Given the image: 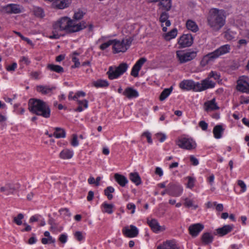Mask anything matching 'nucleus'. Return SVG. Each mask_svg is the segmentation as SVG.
<instances>
[{
  "mask_svg": "<svg viewBox=\"0 0 249 249\" xmlns=\"http://www.w3.org/2000/svg\"><path fill=\"white\" fill-rule=\"evenodd\" d=\"M28 109L32 113L48 118L51 116V109L43 100L31 98L28 101Z\"/></svg>",
  "mask_w": 249,
  "mask_h": 249,
  "instance_id": "3",
  "label": "nucleus"
},
{
  "mask_svg": "<svg viewBox=\"0 0 249 249\" xmlns=\"http://www.w3.org/2000/svg\"><path fill=\"white\" fill-rule=\"evenodd\" d=\"M53 29L55 30L65 31L66 33H71L78 32L86 28L85 22H80L76 24L75 20L64 17L60 19L53 25Z\"/></svg>",
  "mask_w": 249,
  "mask_h": 249,
  "instance_id": "1",
  "label": "nucleus"
},
{
  "mask_svg": "<svg viewBox=\"0 0 249 249\" xmlns=\"http://www.w3.org/2000/svg\"><path fill=\"white\" fill-rule=\"evenodd\" d=\"M209 76L210 78H213L214 80H218L220 78V75L216 72V71H212L209 75Z\"/></svg>",
  "mask_w": 249,
  "mask_h": 249,
  "instance_id": "54",
  "label": "nucleus"
},
{
  "mask_svg": "<svg viewBox=\"0 0 249 249\" xmlns=\"http://www.w3.org/2000/svg\"><path fill=\"white\" fill-rule=\"evenodd\" d=\"M139 96L138 92L132 88L125 89V96L129 99L136 98Z\"/></svg>",
  "mask_w": 249,
  "mask_h": 249,
  "instance_id": "27",
  "label": "nucleus"
},
{
  "mask_svg": "<svg viewBox=\"0 0 249 249\" xmlns=\"http://www.w3.org/2000/svg\"><path fill=\"white\" fill-rule=\"evenodd\" d=\"M146 61V59L144 57L141 58L135 64L137 67L141 69L143 64Z\"/></svg>",
  "mask_w": 249,
  "mask_h": 249,
  "instance_id": "48",
  "label": "nucleus"
},
{
  "mask_svg": "<svg viewBox=\"0 0 249 249\" xmlns=\"http://www.w3.org/2000/svg\"><path fill=\"white\" fill-rule=\"evenodd\" d=\"M178 31L177 29L174 28L170 32L166 34L164 36V38L166 40L169 41L172 38H175L177 35Z\"/></svg>",
  "mask_w": 249,
  "mask_h": 249,
  "instance_id": "36",
  "label": "nucleus"
},
{
  "mask_svg": "<svg viewBox=\"0 0 249 249\" xmlns=\"http://www.w3.org/2000/svg\"><path fill=\"white\" fill-rule=\"evenodd\" d=\"M115 41L112 44L113 45V50L114 53H118L121 52H124L122 49L123 48V43L124 41V39L123 38L122 40L121 43L119 40L114 39Z\"/></svg>",
  "mask_w": 249,
  "mask_h": 249,
  "instance_id": "24",
  "label": "nucleus"
},
{
  "mask_svg": "<svg viewBox=\"0 0 249 249\" xmlns=\"http://www.w3.org/2000/svg\"><path fill=\"white\" fill-rule=\"evenodd\" d=\"M204 106L205 107V110L207 111L217 110L219 108V107L215 103V99L214 98L204 103Z\"/></svg>",
  "mask_w": 249,
  "mask_h": 249,
  "instance_id": "21",
  "label": "nucleus"
},
{
  "mask_svg": "<svg viewBox=\"0 0 249 249\" xmlns=\"http://www.w3.org/2000/svg\"><path fill=\"white\" fill-rule=\"evenodd\" d=\"M179 87L183 89L191 90L192 89H196L197 90L196 84H195L192 80H183L180 83Z\"/></svg>",
  "mask_w": 249,
  "mask_h": 249,
  "instance_id": "17",
  "label": "nucleus"
},
{
  "mask_svg": "<svg viewBox=\"0 0 249 249\" xmlns=\"http://www.w3.org/2000/svg\"><path fill=\"white\" fill-rule=\"evenodd\" d=\"M108 85V82L104 80H98L93 83V85L96 88L107 87Z\"/></svg>",
  "mask_w": 249,
  "mask_h": 249,
  "instance_id": "37",
  "label": "nucleus"
},
{
  "mask_svg": "<svg viewBox=\"0 0 249 249\" xmlns=\"http://www.w3.org/2000/svg\"><path fill=\"white\" fill-rule=\"evenodd\" d=\"M156 136L160 142H163L166 138V135L162 133H157Z\"/></svg>",
  "mask_w": 249,
  "mask_h": 249,
  "instance_id": "53",
  "label": "nucleus"
},
{
  "mask_svg": "<svg viewBox=\"0 0 249 249\" xmlns=\"http://www.w3.org/2000/svg\"><path fill=\"white\" fill-rule=\"evenodd\" d=\"M60 214L64 216H68L70 217L71 216V213L67 208L61 209L59 210Z\"/></svg>",
  "mask_w": 249,
  "mask_h": 249,
  "instance_id": "46",
  "label": "nucleus"
},
{
  "mask_svg": "<svg viewBox=\"0 0 249 249\" xmlns=\"http://www.w3.org/2000/svg\"><path fill=\"white\" fill-rule=\"evenodd\" d=\"M41 217V216L39 214H36L32 216L30 219H29V222L30 223H33L34 222H36L38 221Z\"/></svg>",
  "mask_w": 249,
  "mask_h": 249,
  "instance_id": "56",
  "label": "nucleus"
},
{
  "mask_svg": "<svg viewBox=\"0 0 249 249\" xmlns=\"http://www.w3.org/2000/svg\"><path fill=\"white\" fill-rule=\"evenodd\" d=\"M186 26L188 30H191L194 32L197 31L198 28L195 22L192 20H188L186 23Z\"/></svg>",
  "mask_w": 249,
  "mask_h": 249,
  "instance_id": "34",
  "label": "nucleus"
},
{
  "mask_svg": "<svg viewBox=\"0 0 249 249\" xmlns=\"http://www.w3.org/2000/svg\"><path fill=\"white\" fill-rule=\"evenodd\" d=\"M107 38V36H102L98 39V42H103L99 47V48L101 50H105L110 45H111L115 41V40L111 39L109 40L107 42H105Z\"/></svg>",
  "mask_w": 249,
  "mask_h": 249,
  "instance_id": "22",
  "label": "nucleus"
},
{
  "mask_svg": "<svg viewBox=\"0 0 249 249\" xmlns=\"http://www.w3.org/2000/svg\"><path fill=\"white\" fill-rule=\"evenodd\" d=\"M2 8L4 12L9 14H19L22 12L20 5L16 4H9Z\"/></svg>",
  "mask_w": 249,
  "mask_h": 249,
  "instance_id": "8",
  "label": "nucleus"
},
{
  "mask_svg": "<svg viewBox=\"0 0 249 249\" xmlns=\"http://www.w3.org/2000/svg\"><path fill=\"white\" fill-rule=\"evenodd\" d=\"M157 249H179L174 241L170 240L164 242L157 247Z\"/></svg>",
  "mask_w": 249,
  "mask_h": 249,
  "instance_id": "19",
  "label": "nucleus"
},
{
  "mask_svg": "<svg viewBox=\"0 0 249 249\" xmlns=\"http://www.w3.org/2000/svg\"><path fill=\"white\" fill-rule=\"evenodd\" d=\"M169 190H170L171 196L178 197L181 194L183 189L178 184L170 183L168 184Z\"/></svg>",
  "mask_w": 249,
  "mask_h": 249,
  "instance_id": "10",
  "label": "nucleus"
},
{
  "mask_svg": "<svg viewBox=\"0 0 249 249\" xmlns=\"http://www.w3.org/2000/svg\"><path fill=\"white\" fill-rule=\"evenodd\" d=\"M190 160L192 162V165L194 166H196L199 163L198 160L193 155L190 156Z\"/></svg>",
  "mask_w": 249,
  "mask_h": 249,
  "instance_id": "57",
  "label": "nucleus"
},
{
  "mask_svg": "<svg viewBox=\"0 0 249 249\" xmlns=\"http://www.w3.org/2000/svg\"><path fill=\"white\" fill-rule=\"evenodd\" d=\"M176 144L180 148L189 150L194 149L196 147V143L192 139L186 138L178 139L176 141Z\"/></svg>",
  "mask_w": 249,
  "mask_h": 249,
  "instance_id": "6",
  "label": "nucleus"
},
{
  "mask_svg": "<svg viewBox=\"0 0 249 249\" xmlns=\"http://www.w3.org/2000/svg\"><path fill=\"white\" fill-rule=\"evenodd\" d=\"M55 89L56 88L55 87H51L48 86L39 85L36 87L37 91L44 95L51 93V92Z\"/></svg>",
  "mask_w": 249,
  "mask_h": 249,
  "instance_id": "20",
  "label": "nucleus"
},
{
  "mask_svg": "<svg viewBox=\"0 0 249 249\" xmlns=\"http://www.w3.org/2000/svg\"><path fill=\"white\" fill-rule=\"evenodd\" d=\"M193 40L194 39L191 34H184L180 37L178 43L180 48H183L191 46Z\"/></svg>",
  "mask_w": 249,
  "mask_h": 249,
  "instance_id": "7",
  "label": "nucleus"
},
{
  "mask_svg": "<svg viewBox=\"0 0 249 249\" xmlns=\"http://www.w3.org/2000/svg\"><path fill=\"white\" fill-rule=\"evenodd\" d=\"M86 95V93L82 91H78L76 92L74 96L72 97V99L76 100L78 97L80 96L84 97Z\"/></svg>",
  "mask_w": 249,
  "mask_h": 249,
  "instance_id": "58",
  "label": "nucleus"
},
{
  "mask_svg": "<svg viewBox=\"0 0 249 249\" xmlns=\"http://www.w3.org/2000/svg\"><path fill=\"white\" fill-rule=\"evenodd\" d=\"M59 240L60 242H61L62 243H65L67 241V236L65 234H62L60 235Z\"/></svg>",
  "mask_w": 249,
  "mask_h": 249,
  "instance_id": "63",
  "label": "nucleus"
},
{
  "mask_svg": "<svg viewBox=\"0 0 249 249\" xmlns=\"http://www.w3.org/2000/svg\"><path fill=\"white\" fill-rule=\"evenodd\" d=\"M237 184L239 185L241 188V192L243 193L245 192L246 190V185L244 183V182L241 180H238L237 181Z\"/></svg>",
  "mask_w": 249,
  "mask_h": 249,
  "instance_id": "50",
  "label": "nucleus"
},
{
  "mask_svg": "<svg viewBox=\"0 0 249 249\" xmlns=\"http://www.w3.org/2000/svg\"><path fill=\"white\" fill-rule=\"evenodd\" d=\"M114 206L112 204H108L107 202H104L102 206V211L104 213L111 214L113 212V209Z\"/></svg>",
  "mask_w": 249,
  "mask_h": 249,
  "instance_id": "29",
  "label": "nucleus"
},
{
  "mask_svg": "<svg viewBox=\"0 0 249 249\" xmlns=\"http://www.w3.org/2000/svg\"><path fill=\"white\" fill-rule=\"evenodd\" d=\"M114 192V189L112 186H108L104 190L105 195L106 196L109 200H111L113 198V195L111 193Z\"/></svg>",
  "mask_w": 249,
  "mask_h": 249,
  "instance_id": "38",
  "label": "nucleus"
},
{
  "mask_svg": "<svg viewBox=\"0 0 249 249\" xmlns=\"http://www.w3.org/2000/svg\"><path fill=\"white\" fill-rule=\"evenodd\" d=\"M224 130V129L223 128L222 125H216L214 127L213 129V133L214 135V137L216 139L221 138L222 137Z\"/></svg>",
  "mask_w": 249,
  "mask_h": 249,
  "instance_id": "25",
  "label": "nucleus"
},
{
  "mask_svg": "<svg viewBox=\"0 0 249 249\" xmlns=\"http://www.w3.org/2000/svg\"><path fill=\"white\" fill-rule=\"evenodd\" d=\"M209 26L214 31H219L225 23V16L223 10L216 8L210 10L207 18Z\"/></svg>",
  "mask_w": 249,
  "mask_h": 249,
  "instance_id": "2",
  "label": "nucleus"
},
{
  "mask_svg": "<svg viewBox=\"0 0 249 249\" xmlns=\"http://www.w3.org/2000/svg\"><path fill=\"white\" fill-rule=\"evenodd\" d=\"M139 230L134 226L130 225L129 227H125V236L129 238H134L138 236Z\"/></svg>",
  "mask_w": 249,
  "mask_h": 249,
  "instance_id": "15",
  "label": "nucleus"
},
{
  "mask_svg": "<svg viewBox=\"0 0 249 249\" xmlns=\"http://www.w3.org/2000/svg\"><path fill=\"white\" fill-rule=\"evenodd\" d=\"M234 228L233 225H224L221 228H218L216 230V234L220 236H224L230 232H231Z\"/></svg>",
  "mask_w": 249,
  "mask_h": 249,
  "instance_id": "16",
  "label": "nucleus"
},
{
  "mask_svg": "<svg viewBox=\"0 0 249 249\" xmlns=\"http://www.w3.org/2000/svg\"><path fill=\"white\" fill-rule=\"evenodd\" d=\"M177 57L180 63H184L195 58L196 56V52L191 51L184 53L180 51L176 52Z\"/></svg>",
  "mask_w": 249,
  "mask_h": 249,
  "instance_id": "4",
  "label": "nucleus"
},
{
  "mask_svg": "<svg viewBox=\"0 0 249 249\" xmlns=\"http://www.w3.org/2000/svg\"><path fill=\"white\" fill-rule=\"evenodd\" d=\"M24 218V215L21 213H18L16 217H14L13 221L18 225H21L22 224V219Z\"/></svg>",
  "mask_w": 249,
  "mask_h": 249,
  "instance_id": "40",
  "label": "nucleus"
},
{
  "mask_svg": "<svg viewBox=\"0 0 249 249\" xmlns=\"http://www.w3.org/2000/svg\"><path fill=\"white\" fill-rule=\"evenodd\" d=\"M85 13L83 12V11L81 10H78L77 12H75L73 16V18L74 20H78L82 18L84 15Z\"/></svg>",
  "mask_w": 249,
  "mask_h": 249,
  "instance_id": "42",
  "label": "nucleus"
},
{
  "mask_svg": "<svg viewBox=\"0 0 249 249\" xmlns=\"http://www.w3.org/2000/svg\"><path fill=\"white\" fill-rule=\"evenodd\" d=\"M158 6L160 10L169 11L172 7L171 0H158Z\"/></svg>",
  "mask_w": 249,
  "mask_h": 249,
  "instance_id": "18",
  "label": "nucleus"
},
{
  "mask_svg": "<svg viewBox=\"0 0 249 249\" xmlns=\"http://www.w3.org/2000/svg\"><path fill=\"white\" fill-rule=\"evenodd\" d=\"M71 143L72 146L75 147L78 145L79 142L77 140V136L76 134L72 135V139L71 140Z\"/></svg>",
  "mask_w": 249,
  "mask_h": 249,
  "instance_id": "47",
  "label": "nucleus"
},
{
  "mask_svg": "<svg viewBox=\"0 0 249 249\" xmlns=\"http://www.w3.org/2000/svg\"><path fill=\"white\" fill-rule=\"evenodd\" d=\"M34 13L35 16L38 17L42 18L44 16L42 9L39 7L35 9Z\"/></svg>",
  "mask_w": 249,
  "mask_h": 249,
  "instance_id": "43",
  "label": "nucleus"
},
{
  "mask_svg": "<svg viewBox=\"0 0 249 249\" xmlns=\"http://www.w3.org/2000/svg\"><path fill=\"white\" fill-rule=\"evenodd\" d=\"M55 131L53 133V136L56 138H65L66 136V132L65 130L60 127H55Z\"/></svg>",
  "mask_w": 249,
  "mask_h": 249,
  "instance_id": "33",
  "label": "nucleus"
},
{
  "mask_svg": "<svg viewBox=\"0 0 249 249\" xmlns=\"http://www.w3.org/2000/svg\"><path fill=\"white\" fill-rule=\"evenodd\" d=\"M124 72V63H122L119 66L115 68L110 67L107 72L108 78L113 79L118 78Z\"/></svg>",
  "mask_w": 249,
  "mask_h": 249,
  "instance_id": "5",
  "label": "nucleus"
},
{
  "mask_svg": "<svg viewBox=\"0 0 249 249\" xmlns=\"http://www.w3.org/2000/svg\"><path fill=\"white\" fill-rule=\"evenodd\" d=\"M114 178L118 184L122 187L124 186V176L116 173L114 175Z\"/></svg>",
  "mask_w": 249,
  "mask_h": 249,
  "instance_id": "39",
  "label": "nucleus"
},
{
  "mask_svg": "<svg viewBox=\"0 0 249 249\" xmlns=\"http://www.w3.org/2000/svg\"><path fill=\"white\" fill-rule=\"evenodd\" d=\"M187 178L188 179L187 187L189 188L192 189L194 186L195 179L191 177H188Z\"/></svg>",
  "mask_w": 249,
  "mask_h": 249,
  "instance_id": "45",
  "label": "nucleus"
},
{
  "mask_svg": "<svg viewBox=\"0 0 249 249\" xmlns=\"http://www.w3.org/2000/svg\"><path fill=\"white\" fill-rule=\"evenodd\" d=\"M198 125L203 130H206L208 128V124L204 121L199 122Z\"/></svg>",
  "mask_w": 249,
  "mask_h": 249,
  "instance_id": "59",
  "label": "nucleus"
},
{
  "mask_svg": "<svg viewBox=\"0 0 249 249\" xmlns=\"http://www.w3.org/2000/svg\"><path fill=\"white\" fill-rule=\"evenodd\" d=\"M184 205L186 207H188L194 206L195 209H196L197 208V205H195V206L193 205V201L192 200L189 199L187 198H186L185 199Z\"/></svg>",
  "mask_w": 249,
  "mask_h": 249,
  "instance_id": "49",
  "label": "nucleus"
},
{
  "mask_svg": "<svg viewBox=\"0 0 249 249\" xmlns=\"http://www.w3.org/2000/svg\"><path fill=\"white\" fill-rule=\"evenodd\" d=\"M172 89V87H171L170 88L164 89L160 96V101H163L165 100L170 95Z\"/></svg>",
  "mask_w": 249,
  "mask_h": 249,
  "instance_id": "35",
  "label": "nucleus"
},
{
  "mask_svg": "<svg viewBox=\"0 0 249 249\" xmlns=\"http://www.w3.org/2000/svg\"><path fill=\"white\" fill-rule=\"evenodd\" d=\"M47 68L52 71H54L58 73H61L64 72V69L59 65L49 64L47 65Z\"/></svg>",
  "mask_w": 249,
  "mask_h": 249,
  "instance_id": "31",
  "label": "nucleus"
},
{
  "mask_svg": "<svg viewBox=\"0 0 249 249\" xmlns=\"http://www.w3.org/2000/svg\"><path fill=\"white\" fill-rule=\"evenodd\" d=\"M140 70H141V69L140 68L137 67L136 65H134V66L132 68V71L131 72V75H132L133 76H134L135 77H137L139 74V71H140Z\"/></svg>",
  "mask_w": 249,
  "mask_h": 249,
  "instance_id": "44",
  "label": "nucleus"
},
{
  "mask_svg": "<svg viewBox=\"0 0 249 249\" xmlns=\"http://www.w3.org/2000/svg\"><path fill=\"white\" fill-rule=\"evenodd\" d=\"M147 224L155 232L162 231L165 230V227L160 226L158 221L155 219H152L151 220H147Z\"/></svg>",
  "mask_w": 249,
  "mask_h": 249,
  "instance_id": "13",
  "label": "nucleus"
},
{
  "mask_svg": "<svg viewBox=\"0 0 249 249\" xmlns=\"http://www.w3.org/2000/svg\"><path fill=\"white\" fill-rule=\"evenodd\" d=\"M135 205L133 203H128L127 205V209L129 210H131V213L133 214L135 212Z\"/></svg>",
  "mask_w": 249,
  "mask_h": 249,
  "instance_id": "62",
  "label": "nucleus"
},
{
  "mask_svg": "<svg viewBox=\"0 0 249 249\" xmlns=\"http://www.w3.org/2000/svg\"><path fill=\"white\" fill-rule=\"evenodd\" d=\"M134 38L133 37H129L125 39V51L129 48Z\"/></svg>",
  "mask_w": 249,
  "mask_h": 249,
  "instance_id": "55",
  "label": "nucleus"
},
{
  "mask_svg": "<svg viewBox=\"0 0 249 249\" xmlns=\"http://www.w3.org/2000/svg\"><path fill=\"white\" fill-rule=\"evenodd\" d=\"M213 240V236L209 232L204 233L201 236V241L204 245L211 243Z\"/></svg>",
  "mask_w": 249,
  "mask_h": 249,
  "instance_id": "30",
  "label": "nucleus"
},
{
  "mask_svg": "<svg viewBox=\"0 0 249 249\" xmlns=\"http://www.w3.org/2000/svg\"><path fill=\"white\" fill-rule=\"evenodd\" d=\"M75 238L78 241H81L84 239V236L81 231H76L74 233Z\"/></svg>",
  "mask_w": 249,
  "mask_h": 249,
  "instance_id": "52",
  "label": "nucleus"
},
{
  "mask_svg": "<svg viewBox=\"0 0 249 249\" xmlns=\"http://www.w3.org/2000/svg\"><path fill=\"white\" fill-rule=\"evenodd\" d=\"M142 136H145L146 137L147 139V142L149 143H152V140L151 139V134L148 132H145L142 133Z\"/></svg>",
  "mask_w": 249,
  "mask_h": 249,
  "instance_id": "60",
  "label": "nucleus"
},
{
  "mask_svg": "<svg viewBox=\"0 0 249 249\" xmlns=\"http://www.w3.org/2000/svg\"><path fill=\"white\" fill-rule=\"evenodd\" d=\"M77 102L79 106L83 105L84 107L86 108L88 107V101L87 100H77Z\"/></svg>",
  "mask_w": 249,
  "mask_h": 249,
  "instance_id": "61",
  "label": "nucleus"
},
{
  "mask_svg": "<svg viewBox=\"0 0 249 249\" xmlns=\"http://www.w3.org/2000/svg\"><path fill=\"white\" fill-rule=\"evenodd\" d=\"M230 50V45L226 44L221 46L220 47H219L213 52H212V53H213L215 58L216 59L219 56L229 53Z\"/></svg>",
  "mask_w": 249,
  "mask_h": 249,
  "instance_id": "14",
  "label": "nucleus"
},
{
  "mask_svg": "<svg viewBox=\"0 0 249 249\" xmlns=\"http://www.w3.org/2000/svg\"><path fill=\"white\" fill-rule=\"evenodd\" d=\"M236 89L242 92L249 93V83L246 78H240L237 81Z\"/></svg>",
  "mask_w": 249,
  "mask_h": 249,
  "instance_id": "9",
  "label": "nucleus"
},
{
  "mask_svg": "<svg viewBox=\"0 0 249 249\" xmlns=\"http://www.w3.org/2000/svg\"><path fill=\"white\" fill-rule=\"evenodd\" d=\"M72 61L74 63V65L71 66V68H75L79 67L80 63L79 61V59L76 56H72Z\"/></svg>",
  "mask_w": 249,
  "mask_h": 249,
  "instance_id": "51",
  "label": "nucleus"
},
{
  "mask_svg": "<svg viewBox=\"0 0 249 249\" xmlns=\"http://www.w3.org/2000/svg\"><path fill=\"white\" fill-rule=\"evenodd\" d=\"M73 155V151L69 149L63 150L59 154L60 158L64 160L71 159Z\"/></svg>",
  "mask_w": 249,
  "mask_h": 249,
  "instance_id": "26",
  "label": "nucleus"
},
{
  "mask_svg": "<svg viewBox=\"0 0 249 249\" xmlns=\"http://www.w3.org/2000/svg\"><path fill=\"white\" fill-rule=\"evenodd\" d=\"M17 64L16 63H13L11 65L8 66L6 68V70L8 71H14L17 68Z\"/></svg>",
  "mask_w": 249,
  "mask_h": 249,
  "instance_id": "64",
  "label": "nucleus"
},
{
  "mask_svg": "<svg viewBox=\"0 0 249 249\" xmlns=\"http://www.w3.org/2000/svg\"><path fill=\"white\" fill-rule=\"evenodd\" d=\"M129 179L136 185L141 184V178L137 173H131L129 174Z\"/></svg>",
  "mask_w": 249,
  "mask_h": 249,
  "instance_id": "32",
  "label": "nucleus"
},
{
  "mask_svg": "<svg viewBox=\"0 0 249 249\" xmlns=\"http://www.w3.org/2000/svg\"><path fill=\"white\" fill-rule=\"evenodd\" d=\"M7 187H8V193L6 194V195L13 194L14 192L18 191L20 187V185L19 183H7Z\"/></svg>",
  "mask_w": 249,
  "mask_h": 249,
  "instance_id": "23",
  "label": "nucleus"
},
{
  "mask_svg": "<svg viewBox=\"0 0 249 249\" xmlns=\"http://www.w3.org/2000/svg\"><path fill=\"white\" fill-rule=\"evenodd\" d=\"M215 85V83L214 82L209 80V79H206L203 80L201 84L197 83L196 84V86L197 90L199 91H202L208 89L213 88L214 87Z\"/></svg>",
  "mask_w": 249,
  "mask_h": 249,
  "instance_id": "12",
  "label": "nucleus"
},
{
  "mask_svg": "<svg viewBox=\"0 0 249 249\" xmlns=\"http://www.w3.org/2000/svg\"><path fill=\"white\" fill-rule=\"evenodd\" d=\"M204 228V225L201 223L192 224L189 227V233L192 236L196 237L203 230Z\"/></svg>",
  "mask_w": 249,
  "mask_h": 249,
  "instance_id": "11",
  "label": "nucleus"
},
{
  "mask_svg": "<svg viewBox=\"0 0 249 249\" xmlns=\"http://www.w3.org/2000/svg\"><path fill=\"white\" fill-rule=\"evenodd\" d=\"M215 59L214 56L212 53H209L203 57L200 62V64L202 67H204L210 62L213 61Z\"/></svg>",
  "mask_w": 249,
  "mask_h": 249,
  "instance_id": "28",
  "label": "nucleus"
},
{
  "mask_svg": "<svg viewBox=\"0 0 249 249\" xmlns=\"http://www.w3.org/2000/svg\"><path fill=\"white\" fill-rule=\"evenodd\" d=\"M167 11L162 12L159 18V20L161 23H163L167 20L169 18V14L166 12Z\"/></svg>",
  "mask_w": 249,
  "mask_h": 249,
  "instance_id": "41",
  "label": "nucleus"
}]
</instances>
